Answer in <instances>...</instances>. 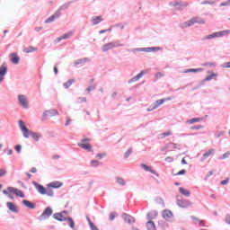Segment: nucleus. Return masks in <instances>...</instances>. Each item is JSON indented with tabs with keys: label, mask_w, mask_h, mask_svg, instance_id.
<instances>
[{
	"label": "nucleus",
	"mask_w": 230,
	"mask_h": 230,
	"mask_svg": "<svg viewBox=\"0 0 230 230\" xmlns=\"http://www.w3.org/2000/svg\"><path fill=\"white\" fill-rule=\"evenodd\" d=\"M19 127L23 134V137L27 138L30 137V136H31V137H33L34 140L39 141V139H40L41 136L39 133H35L31 130H29L28 128L26 127V124L24 123V121L22 120H19Z\"/></svg>",
	"instance_id": "f257e3e1"
},
{
	"label": "nucleus",
	"mask_w": 230,
	"mask_h": 230,
	"mask_svg": "<svg viewBox=\"0 0 230 230\" xmlns=\"http://www.w3.org/2000/svg\"><path fill=\"white\" fill-rule=\"evenodd\" d=\"M193 24H206V21L201 18L195 17L190 19L189 22H184L180 24L181 28H190V26H193Z\"/></svg>",
	"instance_id": "f03ea898"
},
{
	"label": "nucleus",
	"mask_w": 230,
	"mask_h": 230,
	"mask_svg": "<svg viewBox=\"0 0 230 230\" xmlns=\"http://www.w3.org/2000/svg\"><path fill=\"white\" fill-rule=\"evenodd\" d=\"M123 44L119 41H111L110 43H106L102 47V49L104 53H107V51H111V49H114V48H121Z\"/></svg>",
	"instance_id": "7ed1b4c3"
},
{
	"label": "nucleus",
	"mask_w": 230,
	"mask_h": 230,
	"mask_svg": "<svg viewBox=\"0 0 230 230\" xmlns=\"http://www.w3.org/2000/svg\"><path fill=\"white\" fill-rule=\"evenodd\" d=\"M229 33H230L229 30L214 32L212 34H209L206 38H204L203 40H210V39H217L218 37H224L226 35H229Z\"/></svg>",
	"instance_id": "20e7f679"
},
{
	"label": "nucleus",
	"mask_w": 230,
	"mask_h": 230,
	"mask_svg": "<svg viewBox=\"0 0 230 230\" xmlns=\"http://www.w3.org/2000/svg\"><path fill=\"white\" fill-rule=\"evenodd\" d=\"M90 141L91 138H83L81 143L78 144V146L84 150H87L88 152H93V146L89 143Z\"/></svg>",
	"instance_id": "39448f33"
},
{
	"label": "nucleus",
	"mask_w": 230,
	"mask_h": 230,
	"mask_svg": "<svg viewBox=\"0 0 230 230\" xmlns=\"http://www.w3.org/2000/svg\"><path fill=\"white\" fill-rule=\"evenodd\" d=\"M7 191H9V193H12L13 195H15L16 197H20L21 199H24L25 197L24 192H22V190L13 187H8Z\"/></svg>",
	"instance_id": "423d86ee"
},
{
	"label": "nucleus",
	"mask_w": 230,
	"mask_h": 230,
	"mask_svg": "<svg viewBox=\"0 0 230 230\" xmlns=\"http://www.w3.org/2000/svg\"><path fill=\"white\" fill-rule=\"evenodd\" d=\"M53 116H58V111L57 110H49L43 113L42 121L48 119V118H53Z\"/></svg>",
	"instance_id": "0eeeda50"
},
{
	"label": "nucleus",
	"mask_w": 230,
	"mask_h": 230,
	"mask_svg": "<svg viewBox=\"0 0 230 230\" xmlns=\"http://www.w3.org/2000/svg\"><path fill=\"white\" fill-rule=\"evenodd\" d=\"M53 215V209L51 208H46L42 214L40 215L41 220H46V218H49Z\"/></svg>",
	"instance_id": "6e6552de"
},
{
	"label": "nucleus",
	"mask_w": 230,
	"mask_h": 230,
	"mask_svg": "<svg viewBox=\"0 0 230 230\" xmlns=\"http://www.w3.org/2000/svg\"><path fill=\"white\" fill-rule=\"evenodd\" d=\"M18 100L23 109H28V98H26V95H18Z\"/></svg>",
	"instance_id": "1a4fd4ad"
},
{
	"label": "nucleus",
	"mask_w": 230,
	"mask_h": 230,
	"mask_svg": "<svg viewBox=\"0 0 230 230\" xmlns=\"http://www.w3.org/2000/svg\"><path fill=\"white\" fill-rule=\"evenodd\" d=\"M177 205L180 208H190V206H191V202L188 199H178Z\"/></svg>",
	"instance_id": "9d476101"
},
{
	"label": "nucleus",
	"mask_w": 230,
	"mask_h": 230,
	"mask_svg": "<svg viewBox=\"0 0 230 230\" xmlns=\"http://www.w3.org/2000/svg\"><path fill=\"white\" fill-rule=\"evenodd\" d=\"M34 186L40 195H46L47 189L44 186L39 183H34Z\"/></svg>",
	"instance_id": "9b49d317"
},
{
	"label": "nucleus",
	"mask_w": 230,
	"mask_h": 230,
	"mask_svg": "<svg viewBox=\"0 0 230 230\" xmlns=\"http://www.w3.org/2000/svg\"><path fill=\"white\" fill-rule=\"evenodd\" d=\"M23 206H25V208H28L29 209H35V203L28 200V199H23L22 201Z\"/></svg>",
	"instance_id": "f8f14e48"
},
{
	"label": "nucleus",
	"mask_w": 230,
	"mask_h": 230,
	"mask_svg": "<svg viewBox=\"0 0 230 230\" xmlns=\"http://www.w3.org/2000/svg\"><path fill=\"white\" fill-rule=\"evenodd\" d=\"M53 218H55V220H58V222H66L67 217H64L62 213H56L53 215Z\"/></svg>",
	"instance_id": "ddd939ff"
},
{
	"label": "nucleus",
	"mask_w": 230,
	"mask_h": 230,
	"mask_svg": "<svg viewBox=\"0 0 230 230\" xmlns=\"http://www.w3.org/2000/svg\"><path fill=\"white\" fill-rule=\"evenodd\" d=\"M123 218L128 224H132L136 222V219L132 216H129L128 214H123Z\"/></svg>",
	"instance_id": "4468645a"
},
{
	"label": "nucleus",
	"mask_w": 230,
	"mask_h": 230,
	"mask_svg": "<svg viewBox=\"0 0 230 230\" xmlns=\"http://www.w3.org/2000/svg\"><path fill=\"white\" fill-rule=\"evenodd\" d=\"M58 17H60V13H56L53 15H51L49 18H48L45 22L47 24H49V22H53V21H55V19H58Z\"/></svg>",
	"instance_id": "2eb2a0df"
},
{
	"label": "nucleus",
	"mask_w": 230,
	"mask_h": 230,
	"mask_svg": "<svg viewBox=\"0 0 230 230\" xmlns=\"http://www.w3.org/2000/svg\"><path fill=\"white\" fill-rule=\"evenodd\" d=\"M70 37H73V32H67L66 34H64L63 36L58 38L56 42H60V40H66V39H70Z\"/></svg>",
	"instance_id": "dca6fc26"
},
{
	"label": "nucleus",
	"mask_w": 230,
	"mask_h": 230,
	"mask_svg": "<svg viewBox=\"0 0 230 230\" xmlns=\"http://www.w3.org/2000/svg\"><path fill=\"white\" fill-rule=\"evenodd\" d=\"M142 168H144V170H146V172H150V173H154L155 175H156V177H159V173H157L155 171L152 170V167L143 164Z\"/></svg>",
	"instance_id": "f3484780"
},
{
	"label": "nucleus",
	"mask_w": 230,
	"mask_h": 230,
	"mask_svg": "<svg viewBox=\"0 0 230 230\" xmlns=\"http://www.w3.org/2000/svg\"><path fill=\"white\" fill-rule=\"evenodd\" d=\"M6 206L10 211H13V213H17V206H15V204L13 202H7Z\"/></svg>",
	"instance_id": "a211bd4d"
},
{
	"label": "nucleus",
	"mask_w": 230,
	"mask_h": 230,
	"mask_svg": "<svg viewBox=\"0 0 230 230\" xmlns=\"http://www.w3.org/2000/svg\"><path fill=\"white\" fill-rule=\"evenodd\" d=\"M6 71H8V68L6 67V66H4V64H3L0 66V78H4V75H6Z\"/></svg>",
	"instance_id": "6ab92c4d"
},
{
	"label": "nucleus",
	"mask_w": 230,
	"mask_h": 230,
	"mask_svg": "<svg viewBox=\"0 0 230 230\" xmlns=\"http://www.w3.org/2000/svg\"><path fill=\"white\" fill-rule=\"evenodd\" d=\"M102 21H103V18L102 16H93L92 18V22L94 26H96V24H100V22H102Z\"/></svg>",
	"instance_id": "aec40b11"
},
{
	"label": "nucleus",
	"mask_w": 230,
	"mask_h": 230,
	"mask_svg": "<svg viewBox=\"0 0 230 230\" xmlns=\"http://www.w3.org/2000/svg\"><path fill=\"white\" fill-rule=\"evenodd\" d=\"M10 59H11V62H13V64H17L20 60L19 56H17V54L15 53H12L10 55Z\"/></svg>",
	"instance_id": "412c9836"
},
{
	"label": "nucleus",
	"mask_w": 230,
	"mask_h": 230,
	"mask_svg": "<svg viewBox=\"0 0 230 230\" xmlns=\"http://www.w3.org/2000/svg\"><path fill=\"white\" fill-rule=\"evenodd\" d=\"M62 184L63 183L60 181H53V182L49 183L48 186H49V188L58 189V188H61Z\"/></svg>",
	"instance_id": "4be33fe9"
},
{
	"label": "nucleus",
	"mask_w": 230,
	"mask_h": 230,
	"mask_svg": "<svg viewBox=\"0 0 230 230\" xmlns=\"http://www.w3.org/2000/svg\"><path fill=\"white\" fill-rule=\"evenodd\" d=\"M168 148L177 149V148H179V146L175 143L171 142V143L167 144V146H164V148H162V150L163 151L168 150Z\"/></svg>",
	"instance_id": "5701e85b"
},
{
	"label": "nucleus",
	"mask_w": 230,
	"mask_h": 230,
	"mask_svg": "<svg viewBox=\"0 0 230 230\" xmlns=\"http://www.w3.org/2000/svg\"><path fill=\"white\" fill-rule=\"evenodd\" d=\"M144 75H145V71L140 72L138 75H137L135 77H133L129 81V84H131V82H137V80H139L140 78H143Z\"/></svg>",
	"instance_id": "b1692460"
},
{
	"label": "nucleus",
	"mask_w": 230,
	"mask_h": 230,
	"mask_svg": "<svg viewBox=\"0 0 230 230\" xmlns=\"http://www.w3.org/2000/svg\"><path fill=\"white\" fill-rule=\"evenodd\" d=\"M179 191L181 195H184L185 197H190L191 195V192L182 187L179 189Z\"/></svg>",
	"instance_id": "393cba45"
},
{
	"label": "nucleus",
	"mask_w": 230,
	"mask_h": 230,
	"mask_svg": "<svg viewBox=\"0 0 230 230\" xmlns=\"http://www.w3.org/2000/svg\"><path fill=\"white\" fill-rule=\"evenodd\" d=\"M163 217H164V218H166V219L172 218V217H173V213H172V211H170V210H164L163 212Z\"/></svg>",
	"instance_id": "a878e982"
},
{
	"label": "nucleus",
	"mask_w": 230,
	"mask_h": 230,
	"mask_svg": "<svg viewBox=\"0 0 230 230\" xmlns=\"http://www.w3.org/2000/svg\"><path fill=\"white\" fill-rule=\"evenodd\" d=\"M213 154H215V149H209L203 155V159H208V157H210Z\"/></svg>",
	"instance_id": "bb28decb"
},
{
	"label": "nucleus",
	"mask_w": 230,
	"mask_h": 230,
	"mask_svg": "<svg viewBox=\"0 0 230 230\" xmlns=\"http://www.w3.org/2000/svg\"><path fill=\"white\" fill-rule=\"evenodd\" d=\"M75 79H69L63 85H64L65 89H69V87H71V85H73V84H75Z\"/></svg>",
	"instance_id": "cd10ccee"
},
{
	"label": "nucleus",
	"mask_w": 230,
	"mask_h": 230,
	"mask_svg": "<svg viewBox=\"0 0 230 230\" xmlns=\"http://www.w3.org/2000/svg\"><path fill=\"white\" fill-rule=\"evenodd\" d=\"M88 58H82V59H77V60H75V66H80V64H85V62H88Z\"/></svg>",
	"instance_id": "c85d7f7f"
},
{
	"label": "nucleus",
	"mask_w": 230,
	"mask_h": 230,
	"mask_svg": "<svg viewBox=\"0 0 230 230\" xmlns=\"http://www.w3.org/2000/svg\"><path fill=\"white\" fill-rule=\"evenodd\" d=\"M66 222H67L69 227H71V229H75V221L73 220V218L71 217H67L66 219Z\"/></svg>",
	"instance_id": "c756f323"
},
{
	"label": "nucleus",
	"mask_w": 230,
	"mask_h": 230,
	"mask_svg": "<svg viewBox=\"0 0 230 230\" xmlns=\"http://www.w3.org/2000/svg\"><path fill=\"white\" fill-rule=\"evenodd\" d=\"M165 101H166V100H164V99L157 100V101L155 102V103H154L153 109H157V107H159V105H163V103H164Z\"/></svg>",
	"instance_id": "7c9ffc66"
},
{
	"label": "nucleus",
	"mask_w": 230,
	"mask_h": 230,
	"mask_svg": "<svg viewBox=\"0 0 230 230\" xmlns=\"http://www.w3.org/2000/svg\"><path fill=\"white\" fill-rule=\"evenodd\" d=\"M202 71V68H190L186 69L184 73H200Z\"/></svg>",
	"instance_id": "2f4dec72"
},
{
	"label": "nucleus",
	"mask_w": 230,
	"mask_h": 230,
	"mask_svg": "<svg viewBox=\"0 0 230 230\" xmlns=\"http://www.w3.org/2000/svg\"><path fill=\"white\" fill-rule=\"evenodd\" d=\"M146 227L148 230H155V224L153 221H148L146 223Z\"/></svg>",
	"instance_id": "473e14b6"
},
{
	"label": "nucleus",
	"mask_w": 230,
	"mask_h": 230,
	"mask_svg": "<svg viewBox=\"0 0 230 230\" xmlns=\"http://www.w3.org/2000/svg\"><path fill=\"white\" fill-rule=\"evenodd\" d=\"M168 136H172V131L169 130L167 132H164V133H161L159 135V139H164V137H168Z\"/></svg>",
	"instance_id": "72a5a7b5"
},
{
	"label": "nucleus",
	"mask_w": 230,
	"mask_h": 230,
	"mask_svg": "<svg viewBox=\"0 0 230 230\" xmlns=\"http://www.w3.org/2000/svg\"><path fill=\"white\" fill-rule=\"evenodd\" d=\"M24 53H33V51H37V48L35 47H29L23 49Z\"/></svg>",
	"instance_id": "f704fd0d"
},
{
	"label": "nucleus",
	"mask_w": 230,
	"mask_h": 230,
	"mask_svg": "<svg viewBox=\"0 0 230 230\" xmlns=\"http://www.w3.org/2000/svg\"><path fill=\"white\" fill-rule=\"evenodd\" d=\"M202 121V118H194L187 121V123H190V125L193 123H199Z\"/></svg>",
	"instance_id": "c9c22d12"
},
{
	"label": "nucleus",
	"mask_w": 230,
	"mask_h": 230,
	"mask_svg": "<svg viewBox=\"0 0 230 230\" xmlns=\"http://www.w3.org/2000/svg\"><path fill=\"white\" fill-rule=\"evenodd\" d=\"M217 76H218L217 74H211L205 78V82H209L210 80H213V78H217Z\"/></svg>",
	"instance_id": "e433bc0d"
},
{
	"label": "nucleus",
	"mask_w": 230,
	"mask_h": 230,
	"mask_svg": "<svg viewBox=\"0 0 230 230\" xmlns=\"http://www.w3.org/2000/svg\"><path fill=\"white\" fill-rule=\"evenodd\" d=\"M45 195H48V197H53V190H51V187L48 186Z\"/></svg>",
	"instance_id": "4c0bfd02"
},
{
	"label": "nucleus",
	"mask_w": 230,
	"mask_h": 230,
	"mask_svg": "<svg viewBox=\"0 0 230 230\" xmlns=\"http://www.w3.org/2000/svg\"><path fill=\"white\" fill-rule=\"evenodd\" d=\"M117 182H118V184H120V186H125V184H126L125 180L121 177L117 178Z\"/></svg>",
	"instance_id": "58836bf2"
},
{
	"label": "nucleus",
	"mask_w": 230,
	"mask_h": 230,
	"mask_svg": "<svg viewBox=\"0 0 230 230\" xmlns=\"http://www.w3.org/2000/svg\"><path fill=\"white\" fill-rule=\"evenodd\" d=\"M195 224H199V226H204V221L200 220L199 218L198 217H192Z\"/></svg>",
	"instance_id": "ea45409f"
},
{
	"label": "nucleus",
	"mask_w": 230,
	"mask_h": 230,
	"mask_svg": "<svg viewBox=\"0 0 230 230\" xmlns=\"http://www.w3.org/2000/svg\"><path fill=\"white\" fill-rule=\"evenodd\" d=\"M91 166H100V162L97 160H92Z\"/></svg>",
	"instance_id": "a19ab883"
},
{
	"label": "nucleus",
	"mask_w": 230,
	"mask_h": 230,
	"mask_svg": "<svg viewBox=\"0 0 230 230\" xmlns=\"http://www.w3.org/2000/svg\"><path fill=\"white\" fill-rule=\"evenodd\" d=\"M172 6H188V3H184V4H181V3H175V4H172Z\"/></svg>",
	"instance_id": "79ce46f5"
},
{
	"label": "nucleus",
	"mask_w": 230,
	"mask_h": 230,
	"mask_svg": "<svg viewBox=\"0 0 230 230\" xmlns=\"http://www.w3.org/2000/svg\"><path fill=\"white\" fill-rule=\"evenodd\" d=\"M85 102H87V98H85V97L78 98V103H85Z\"/></svg>",
	"instance_id": "37998d69"
},
{
	"label": "nucleus",
	"mask_w": 230,
	"mask_h": 230,
	"mask_svg": "<svg viewBox=\"0 0 230 230\" xmlns=\"http://www.w3.org/2000/svg\"><path fill=\"white\" fill-rule=\"evenodd\" d=\"M3 193H4V195H7L9 197V199H13V197H12V194H10V191H8V189L4 190Z\"/></svg>",
	"instance_id": "c03bdc74"
},
{
	"label": "nucleus",
	"mask_w": 230,
	"mask_h": 230,
	"mask_svg": "<svg viewBox=\"0 0 230 230\" xmlns=\"http://www.w3.org/2000/svg\"><path fill=\"white\" fill-rule=\"evenodd\" d=\"M200 128H204V126L198 125L191 128L192 130H200Z\"/></svg>",
	"instance_id": "a18cd8bd"
},
{
	"label": "nucleus",
	"mask_w": 230,
	"mask_h": 230,
	"mask_svg": "<svg viewBox=\"0 0 230 230\" xmlns=\"http://www.w3.org/2000/svg\"><path fill=\"white\" fill-rule=\"evenodd\" d=\"M6 175V169H0V177H4Z\"/></svg>",
	"instance_id": "49530a36"
},
{
	"label": "nucleus",
	"mask_w": 230,
	"mask_h": 230,
	"mask_svg": "<svg viewBox=\"0 0 230 230\" xmlns=\"http://www.w3.org/2000/svg\"><path fill=\"white\" fill-rule=\"evenodd\" d=\"M130 154H132V148L128 149V150L125 153V157H126V159L128 157V155H130Z\"/></svg>",
	"instance_id": "de8ad7c7"
},
{
	"label": "nucleus",
	"mask_w": 230,
	"mask_h": 230,
	"mask_svg": "<svg viewBox=\"0 0 230 230\" xmlns=\"http://www.w3.org/2000/svg\"><path fill=\"white\" fill-rule=\"evenodd\" d=\"M165 161H166L167 163H173V157H172V156H167V157L165 158Z\"/></svg>",
	"instance_id": "09e8293b"
},
{
	"label": "nucleus",
	"mask_w": 230,
	"mask_h": 230,
	"mask_svg": "<svg viewBox=\"0 0 230 230\" xmlns=\"http://www.w3.org/2000/svg\"><path fill=\"white\" fill-rule=\"evenodd\" d=\"M229 155H230V152L228 151L223 155V157L221 159H227V157H229Z\"/></svg>",
	"instance_id": "8fccbe9b"
},
{
	"label": "nucleus",
	"mask_w": 230,
	"mask_h": 230,
	"mask_svg": "<svg viewBox=\"0 0 230 230\" xmlns=\"http://www.w3.org/2000/svg\"><path fill=\"white\" fill-rule=\"evenodd\" d=\"M230 4V0H227V2L220 4V6H229Z\"/></svg>",
	"instance_id": "3c124183"
},
{
	"label": "nucleus",
	"mask_w": 230,
	"mask_h": 230,
	"mask_svg": "<svg viewBox=\"0 0 230 230\" xmlns=\"http://www.w3.org/2000/svg\"><path fill=\"white\" fill-rule=\"evenodd\" d=\"M114 218H116V214H114V212H111L110 214V220H114Z\"/></svg>",
	"instance_id": "603ef678"
},
{
	"label": "nucleus",
	"mask_w": 230,
	"mask_h": 230,
	"mask_svg": "<svg viewBox=\"0 0 230 230\" xmlns=\"http://www.w3.org/2000/svg\"><path fill=\"white\" fill-rule=\"evenodd\" d=\"M184 173H186V170L183 169V170L178 172L176 173V175H184Z\"/></svg>",
	"instance_id": "864d4df0"
},
{
	"label": "nucleus",
	"mask_w": 230,
	"mask_h": 230,
	"mask_svg": "<svg viewBox=\"0 0 230 230\" xmlns=\"http://www.w3.org/2000/svg\"><path fill=\"white\" fill-rule=\"evenodd\" d=\"M21 149H22V146H21V145H18V146H16L15 147H14V150H16V152H21Z\"/></svg>",
	"instance_id": "5fc2aeb1"
},
{
	"label": "nucleus",
	"mask_w": 230,
	"mask_h": 230,
	"mask_svg": "<svg viewBox=\"0 0 230 230\" xmlns=\"http://www.w3.org/2000/svg\"><path fill=\"white\" fill-rule=\"evenodd\" d=\"M96 157H98L99 159H103V157H105V154H98Z\"/></svg>",
	"instance_id": "6e6d98bb"
},
{
	"label": "nucleus",
	"mask_w": 230,
	"mask_h": 230,
	"mask_svg": "<svg viewBox=\"0 0 230 230\" xmlns=\"http://www.w3.org/2000/svg\"><path fill=\"white\" fill-rule=\"evenodd\" d=\"M227 182H229V179H226V180L222 181H221V184H222L223 186H226V184H227Z\"/></svg>",
	"instance_id": "4d7b16f0"
},
{
	"label": "nucleus",
	"mask_w": 230,
	"mask_h": 230,
	"mask_svg": "<svg viewBox=\"0 0 230 230\" xmlns=\"http://www.w3.org/2000/svg\"><path fill=\"white\" fill-rule=\"evenodd\" d=\"M107 31H111V29L100 31L99 33L102 35L103 33H107Z\"/></svg>",
	"instance_id": "13d9d810"
},
{
	"label": "nucleus",
	"mask_w": 230,
	"mask_h": 230,
	"mask_svg": "<svg viewBox=\"0 0 230 230\" xmlns=\"http://www.w3.org/2000/svg\"><path fill=\"white\" fill-rule=\"evenodd\" d=\"M31 173H37V168L32 167V168L31 169Z\"/></svg>",
	"instance_id": "bf43d9fd"
},
{
	"label": "nucleus",
	"mask_w": 230,
	"mask_h": 230,
	"mask_svg": "<svg viewBox=\"0 0 230 230\" xmlns=\"http://www.w3.org/2000/svg\"><path fill=\"white\" fill-rule=\"evenodd\" d=\"M93 89H94V86H89L88 88H86V91L88 93H91V91H93Z\"/></svg>",
	"instance_id": "052dcab7"
},
{
	"label": "nucleus",
	"mask_w": 230,
	"mask_h": 230,
	"mask_svg": "<svg viewBox=\"0 0 230 230\" xmlns=\"http://www.w3.org/2000/svg\"><path fill=\"white\" fill-rule=\"evenodd\" d=\"M12 154H13V151L12 149H8L7 150V155H12Z\"/></svg>",
	"instance_id": "680f3d73"
},
{
	"label": "nucleus",
	"mask_w": 230,
	"mask_h": 230,
	"mask_svg": "<svg viewBox=\"0 0 230 230\" xmlns=\"http://www.w3.org/2000/svg\"><path fill=\"white\" fill-rule=\"evenodd\" d=\"M52 159H60V155H55L52 156Z\"/></svg>",
	"instance_id": "e2e57ef3"
},
{
	"label": "nucleus",
	"mask_w": 230,
	"mask_h": 230,
	"mask_svg": "<svg viewBox=\"0 0 230 230\" xmlns=\"http://www.w3.org/2000/svg\"><path fill=\"white\" fill-rule=\"evenodd\" d=\"M181 164H188V162H186V159L184 158L181 159Z\"/></svg>",
	"instance_id": "0e129e2a"
},
{
	"label": "nucleus",
	"mask_w": 230,
	"mask_h": 230,
	"mask_svg": "<svg viewBox=\"0 0 230 230\" xmlns=\"http://www.w3.org/2000/svg\"><path fill=\"white\" fill-rule=\"evenodd\" d=\"M226 220L227 224H230V216H226Z\"/></svg>",
	"instance_id": "69168bd1"
},
{
	"label": "nucleus",
	"mask_w": 230,
	"mask_h": 230,
	"mask_svg": "<svg viewBox=\"0 0 230 230\" xmlns=\"http://www.w3.org/2000/svg\"><path fill=\"white\" fill-rule=\"evenodd\" d=\"M69 123H71V119L68 118V119H66V127H67V125H69Z\"/></svg>",
	"instance_id": "338daca9"
},
{
	"label": "nucleus",
	"mask_w": 230,
	"mask_h": 230,
	"mask_svg": "<svg viewBox=\"0 0 230 230\" xmlns=\"http://www.w3.org/2000/svg\"><path fill=\"white\" fill-rule=\"evenodd\" d=\"M211 175H213V172L212 171L208 172L207 177H211Z\"/></svg>",
	"instance_id": "774afa93"
}]
</instances>
